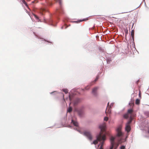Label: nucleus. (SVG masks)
Masks as SVG:
<instances>
[{"mask_svg":"<svg viewBox=\"0 0 149 149\" xmlns=\"http://www.w3.org/2000/svg\"><path fill=\"white\" fill-rule=\"evenodd\" d=\"M115 138L111 136L110 138V142L111 143L110 147V149H116L119 145V143H116L115 142Z\"/></svg>","mask_w":149,"mask_h":149,"instance_id":"1","label":"nucleus"},{"mask_svg":"<svg viewBox=\"0 0 149 149\" xmlns=\"http://www.w3.org/2000/svg\"><path fill=\"white\" fill-rule=\"evenodd\" d=\"M99 128L101 130V132L100 134L97 137V139L94 141L91 144H96L98 143V141H101L102 139V125H101L99 126Z\"/></svg>","mask_w":149,"mask_h":149,"instance_id":"2","label":"nucleus"},{"mask_svg":"<svg viewBox=\"0 0 149 149\" xmlns=\"http://www.w3.org/2000/svg\"><path fill=\"white\" fill-rule=\"evenodd\" d=\"M83 134L86 136L88 139L90 141L93 139V136L91 132L88 131H84L83 132Z\"/></svg>","mask_w":149,"mask_h":149,"instance_id":"3","label":"nucleus"},{"mask_svg":"<svg viewBox=\"0 0 149 149\" xmlns=\"http://www.w3.org/2000/svg\"><path fill=\"white\" fill-rule=\"evenodd\" d=\"M56 1L58 2L60 5V7L59 9H57V12L59 13H63V10L61 7L62 5L61 0H55Z\"/></svg>","mask_w":149,"mask_h":149,"instance_id":"4","label":"nucleus"},{"mask_svg":"<svg viewBox=\"0 0 149 149\" xmlns=\"http://www.w3.org/2000/svg\"><path fill=\"white\" fill-rule=\"evenodd\" d=\"M105 124L104 123H103V144L104 141L106 140V135L108 134V133L106 132L105 131Z\"/></svg>","mask_w":149,"mask_h":149,"instance_id":"5","label":"nucleus"},{"mask_svg":"<svg viewBox=\"0 0 149 149\" xmlns=\"http://www.w3.org/2000/svg\"><path fill=\"white\" fill-rule=\"evenodd\" d=\"M121 127L120 126L118 127L116 129V131L117 133V136H120L123 135L121 131Z\"/></svg>","mask_w":149,"mask_h":149,"instance_id":"6","label":"nucleus"},{"mask_svg":"<svg viewBox=\"0 0 149 149\" xmlns=\"http://www.w3.org/2000/svg\"><path fill=\"white\" fill-rule=\"evenodd\" d=\"M131 127L130 125H126V127H125V130L127 132H129L131 130Z\"/></svg>","mask_w":149,"mask_h":149,"instance_id":"7","label":"nucleus"},{"mask_svg":"<svg viewBox=\"0 0 149 149\" xmlns=\"http://www.w3.org/2000/svg\"><path fill=\"white\" fill-rule=\"evenodd\" d=\"M98 88L97 87H95L92 90V93L93 94V95H95L96 94V91L97 89H98Z\"/></svg>","mask_w":149,"mask_h":149,"instance_id":"8","label":"nucleus"},{"mask_svg":"<svg viewBox=\"0 0 149 149\" xmlns=\"http://www.w3.org/2000/svg\"><path fill=\"white\" fill-rule=\"evenodd\" d=\"M133 110L132 109H129L128 110L127 113L130 115V116H131L132 117L134 116L132 114Z\"/></svg>","mask_w":149,"mask_h":149,"instance_id":"9","label":"nucleus"},{"mask_svg":"<svg viewBox=\"0 0 149 149\" xmlns=\"http://www.w3.org/2000/svg\"><path fill=\"white\" fill-rule=\"evenodd\" d=\"M72 122L75 126L76 127H78V123L74 121L73 120H72Z\"/></svg>","mask_w":149,"mask_h":149,"instance_id":"10","label":"nucleus"},{"mask_svg":"<svg viewBox=\"0 0 149 149\" xmlns=\"http://www.w3.org/2000/svg\"><path fill=\"white\" fill-rule=\"evenodd\" d=\"M133 119V118L132 117V116H130V120L126 124V125H130V124L131 123L132 121V120Z\"/></svg>","mask_w":149,"mask_h":149,"instance_id":"11","label":"nucleus"},{"mask_svg":"<svg viewBox=\"0 0 149 149\" xmlns=\"http://www.w3.org/2000/svg\"><path fill=\"white\" fill-rule=\"evenodd\" d=\"M134 30H132L131 32V36L132 39H134Z\"/></svg>","mask_w":149,"mask_h":149,"instance_id":"12","label":"nucleus"},{"mask_svg":"<svg viewBox=\"0 0 149 149\" xmlns=\"http://www.w3.org/2000/svg\"><path fill=\"white\" fill-rule=\"evenodd\" d=\"M140 100L139 99H137L135 101V104L137 105H139L140 104Z\"/></svg>","mask_w":149,"mask_h":149,"instance_id":"13","label":"nucleus"},{"mask_svg":"<svg viewBox=\"0 0 149 149\" xmlns=\"http://www.w3.org/2000/svg\"><path fill=\"white\" fill-rule=\"evenodd\" d=\"M129 117H130V115H129L128 113H127L125 114L124 116V117L125 118H128Z\"/></svg>","mask_w":149,"mask_h":149,"instance_id":"14","label":"nucleus"},{"mask_svg":"<svg viewBox=\"0 0 149 149\" xmlns=\"http://www.w3.org/2000/svg\"><path fill=\"white\" fill-rule=\"evenodd\" d=\"M98 78H99V76H98V75H97V77H96V79L95 80H94V81H93L92 82V83L91 84L90 86H91L93 84H92V83H93V82H96V81L98 80Z\"/></svg>","mask_w":149,"mask_h":149,"instance_id":"15","label":"nucleus"},{"mask_svg":"<svg viewBox=\"0 0 149 149\" xmlns=\"http://www.w3.org/2000/svg\"><path fill=\"white\" fill-rule=\"evenodd\" d=\"M68 112L70 113L72 111V108L71 107H70L68 108Z\"/></svg>","mask_w":149,"mask_h":149,"instance_id":"16","label":"nucleus"},{"mask_svg":"<svg viewBox=\"0 0 149 149\" xmlns=\"http://www.w3.org/2000/svg\"><path fill=\"white\" fill-rule=\"evenodd\" d=\"M63 91L66 94L68 93V90L67 89H63Z\"/></svg>","mask_w":149,"mask_h":149,"instance_id":"17","label":"nucleus"},{"mask_svg":"<svg viewBox=\"0 0 149 149\" xmlns=\"http://www.w3.org/2000/svg\"><path fill=\"white\" fill-rule=\"evenodd\" d=\"M145 114L148 117H149V112H145Z\"/></svg>","mask_w":149,"mask_h":149,"instance_id":"18","label":"nucleus"},{"mask_svg":"<svg viewBox=\"0 0 149 149\" xmlns=\"http://www.w3.org/2000/svg\"><path fill=\"white\" fill-rule=\"evenodd\" d=\"M88 20V19L87 18H86L85 19H83L82 20H80L79 22H82V21H86V20Z\"/></svg>","mask_w":149,"mask_h":149,"instance_id":"19","label":"nucleus"},{"mask_svg":"<svg viewBox=\"0 0 149 149\" xmlns=\"http://www.w3.org/2000/svg\"><path fill=\"white\" fill-rule=\"evenodd\" d=\"M108 118L107 117H105L104 118V121H107L108 120Z\"/></svg>","mask_w":149,"mask_h":149,"instance_id":"20","label":"nucleus"},{"mask_svg":"<svg viewBox=\"0 0 149 149\" xmlns=\"http://www.w3.org/2000/svg\"><path fill=\"white\" fill-rule=\"evenodd\" d=\"M90 86H87L85 88V89L86 90L90 88Z\"/></svg>","mask_w":149,"mask_h":149,"instance_id":"21","label":"nucleus"},{"mask_svg":"<svg viewBox=\"0 0 149 149\" xmlns=\"http://www.w3.org/2000/svg\"><path fill=\"white\" fill-rule=\"evenodd\" d=\"M45 11V9H42L40 10V12H43Z\"/></svg>","mask_w":149,"mask_h":149,"instance_id":"22","label":"nucleus"},{"mask_svg":"<svg viewBox=\"0 0 149 149\" xmlns=\"http://www.w3.org/2000/svg\"><path fill=\"white\" fill-rule=\"evenodd\" d=\"M99 149H102V143H101L100 144V147Z\"/></svg>","mask_w":149,"mask_h":149,"instance_id":"23","label":"nucleus"},{"mask_svg":"<svg viewBox=\"0 0 149 149\" xmlns=\"http://www.w3.org/2000/svg\"><path fill=\"white\" fill-rule=\"evenodd\" d=\"M125 146H122L120 147V149H125Z\"/></svg>","mask_w":149,"mask_h":149,"instance_id":"24","label":"nucleus"},{"mask_svg":"<svg viewBox=\"0 0 149 149\" xmlns=\"http://www.w3.org/2000/svg\"><path fill=\"white\" fill-rule=\"evenodd\" d=\"M64 27H65V29H66V28L67 27H66V25H64V26H62L61 27V28L63 29L64 28Z\"/></svg>","mask_w":149,"mask_h":149,"instance_id":"25","label":"nucleus"},{"mask_svg":"<svg viewBox=\"0 0 149 149\" xmlns=\"http://www.w3.org/2000/svg\"><path fill=\"white\" fill-rule=\"evenodd\" d=\"M34 16H35V17H36V18H37V19L38 18V17L36 15H34Z\"/></svg>","mask_w":149,"mask_h":149,"instance_id":"26","label":"nucleus"},{"mask_svg":"<svg viewBox=\"0 0 149 149\" xmlns=\"http://www.w3.org/2000/svg\"><path fill=\"white\" fill-rule=\"evenodd\" d=\"M77 102H75L74 103V105H75L77 104Z\"/></svg>","mask_w":149,"mask_h":149,"instance_id":"27","label":"nucleus"},{"mask_svg":"<svg viewBox=\"0 0 149 149\" xmlns=\"http://www.w3.org/2000/svg\"><path fill=\"white\" fill-rule=\"evenodd\" d=\"M106 35H105V36H104V35H103V39H104V38H106Z\"/></svg>","mask_w":149,"mask_h":149,"instance_id":"28","label":"nucleus"},{"mask_svg":"<svg viewBox=\"0 0 149 149\" xmlns=\"http://www.w3.org/2000/svg\"><path fill=\"white\" fill-rule=\"evenodd\" d=\"M79 116H81V113L80 112H79Z\"/></svg>","mask_w":149,"mask_h":149,"instance_id":"29","label":"nucleus"},{"mask_svg":"<svg viewBox=\"0 0 149 149\" xmlns=\"http://www.w3.org/2000/svg\"><path fill=\"white\" fill-rule=\"evenodd\" d=\"M113 104L112 103L111 104L110 107L113 106Z\"/></svg>","mask_w":149,"mask_h":149,"instance_id":"30","label":"nucleus"},{"mask_svg":"<svg viewBox=\"0 0 149 149\" xmlns=\"http://www.w3.org/2000/svg\"><path fill=\"white\" fill-rule=\"evenodd\" d=\"M96 38H97V39H98V38H99V36H96Z\"/></svg>","mask_w":149,"mask_h":149,"instance_id":"31","label":"nucleus"},{"mask_svg":"<svg viewBox=\"0 0 149 149\" xmlns=\"http://www.w3.org/2000/svg\"><path fill=\"white\" fill-rule=\"evenodd\" d=\"M139 96L140 97H141V93H140V92L139 93Z\"/></svg>","mask_w":149,"mask_h":149,"instance_id":"32","label":"nucleus"},{"mask_svg":"<svg viewBox=\"0 0 149 149\" xmlns=\"http://www.w3.org/2000/svg\"><path fill=\"white\" fill-rule=\"evenodd\" d=\"M127 34V30L126 33V35Z\"/></svg>","mask_w":149,"mask_h":149,"instance_id":"33","label":"nucleus"},{"mask_svg":"<svg viewBox=\"0 0 149 149\" xmlns=\"http://www.w3.org/2000/svg\"><path fill=\"white\" fill-rule=\"evenodd\" d=\"M107 105H108L107 107H108V106H109V102H108V103Z\"/></svg>","mask_w":149,"mask_h":149,"instance_id":"34","label":"nucleus"},{"mask_svg":"<svg viewBox=\"0 0 149 149\" xmlns=\"http://www.w3.org/2000/svg\"><path fill=\"white\" fill-rule=\"evenodd\" d=\"M23 3H26L25 2V1L24 0V2H23Z\"/></svg>","mask_w":149,"mask_h":149,"instance_id":"35","label":"nucleus"},{"mask_svg":"<svg viewBox=\"0 0 149 149\" xmlns=\"http://www.w3.org/2000/svg\"><path fill=\"white\" fill-rule=\"evenodd\" d=\"M69 97L70 100H71V98L70 97V95L69 96Z\"/></svg>","mask_w":149,"mask_h":149,"instance_id":"36","label":"nucleus"},{"mask_svg":"<svg viewBox=\"0 0 149 149\" xmlns=\"http://www.w3.org/2000/svg\"><path fill=\"white\" fill-rule=\"evenodd\" d=\"M148 133L149 134V129H148Z\"/></svg>","mask_w":149,"mask_h":149,"instance_id":"37","label":"nucleus"},{"mask_svg":"<svg viewBox=\"0 0 149 149\" xmlns=\"http://www.w3.org/2000/svg\"><path fill=\"white\" fill-rule=\"evenodd\" d=\"M34 3V1H33L32 2V3Z\"/></svg>","mask_w":149,"mask_h":149,"instance_id":"38","label":"nucleus"},{"mask_svg":"<svg viewBox=\"0 0 149 149\" xmlns=\"http://www.w3.org/2000/svg\"><path fill=\"white\" fill-rule=\"evenodd\" d=\"M104 32H105V31H104V32H103V33H104Z\"/></svg>","mask_w":149,"mask_h":149,"instance_id":"39","label":"nucleus"},{"mask_svg":"<svg viewBox=\"0 0 149 149\" xmlns=\"http://www.w3.org/2000/svg\"><path fill=\"white\" fill-rule=\"evenodd\" d=\"M100 39L101 40H102L101 38H100Z\"/></svg>","mask_w":149,"mask_h":149,"instance_id":"40","label":"nucleus"}]
</instances>
